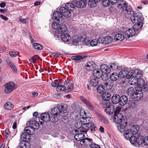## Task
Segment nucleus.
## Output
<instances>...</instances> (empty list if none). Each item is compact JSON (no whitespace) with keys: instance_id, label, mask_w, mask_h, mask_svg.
<instances>
[{"instance_id":"f257e3e1","label":"nucleus","mask_w":148,"mask_h":148,"mask_svg":"<svg viewBox=\"0 0 148 148\" xmlns=\"http://www.w3.org/2000/svg\"><path fill=\"white\" fill-rule=\"evenodd\" d=\"M51 121V118L49 114L47 112L42 113L40 115V118L36 117L34 121L27 122L24 130H29L33 129L34 130H38L40 124L42 125L44 121L47 122Z\"/></svg>"},{"instance_id":"f03ea898","label":"nucleus","mask_w":148,"mask_h":148,"mask_svg":"<svg viewBox=\"0 0 148 148\" xmlns=\"http://www.w3.org/2000/svg\"><path fill=\"white\" fill-rule=\"evenodd\" d=\"M67 106L65 104L61 103L58 104L57 107H54L51 110V121L52 122H57L60 116H65L68 114L67 109Z\"/></svg>"},{"instance_id":"7ed1b4c3","label":"nucleus","mask_w":148,"mask_h":148,"mask_svg":"<svg viewBox=\"0 0 148 148\" xmlns=\"http://www.w3.org/2000/svg\"><path fill=\"white\" fill-rule=\"evenodd\" d=\"M21 136L22 142L20 143V148H29L30 147L29 143L28 142L30 140V135L35 133V130H24Z\"/></svg>"},{"instance_id":"20e7f679","label":"nucleus","mask_w":148,"mask_h":148,"mask_svg":"<svg viewBox=\"0 0 148 148\" xmlns=\"http://www.w3.org/2000/svg\"><path fill=\"white\" fill-rule=\"evenodd\" d=\"M134 71L129 81V83L132 85L136 84L138 82V78L142 75V73L140 70L136 69Z\"/></svg>"},{"instance_id":"39448f33","label":"nucleus","mask_w":148,"mask_h":148,"mask_svg":"<svg viewBox=\"0 0 148 148\" xmlns=\"http://www.w3.org/2000/svg\"><path fill=\"white\" fill-rule=\"evenodd\" d=\"M4 86V92L5 93L9 94L12 92L17 88V85L13 82H10L6 84Z\"/></svg>"},{"instance_id":"423d86ee","label":"nucleus","mask_w":148,"mask_h":148,"mask_svg":"<svg viewBox=\"0 0 148 148\" xmlns=\"http://www.w3.org/2000/svg\"><path fill=\"white\" fill-rule=\"evenodd\" d=\"M134 70H131L129 71L124 69L119 72V74L121 78L130 79L131 77L132 74L134 72Z\"/></svg>"},{"instance_id":"0eeeda50","label":"nucleus","mask_w":148,"mask_h":148,"mask_svg":"<svg viewBox=\"0 0 148 148\" xmlns=\"http://www.w3.org/2000/svg\"><path fill=\"white\" fill-rule=\"evenodd\" d=\"M142 14L140 11L137 10L133 13V16L131 18L132 21L133 23H138L140 22Z\"/></svg>"},{"instance_id":"6e6552de","label":"nucleus","mask_w":148,"mask_h":148,"mask_svg":"<svg viewBox=\"0 0 148 148\" xmlns=\"http://www.w3.org/2000/svg\"><path fill=\"white\" fill-rule=\"evenodd\" d=\"M103 107H105V111L107 114H112L115 111V108L114 105L110 104L107 102H105V106Z\"/></svg>"},{"instance_id":"1a4fd4ad","label":"nucleus","mask_w":148,"mask_h":148,"mask_svg":"<svg viewBox=\"0 0 148 148\" xmlns=\"http://www.w3.org/2000/svg\"><path fill=\"white\" fill-rule=\"evenodd\" d=\"M80 121L84 126V127H83V128L84 130H87V125L91 123V118L87 116L82 117L80 118Z\"/></svg>"},{"instance_id":"9d476101","label":"nucleus","mask_w":148,"mask_h":148,"mask_svg":"<svg viewBox=\"0 0 148 148\" xmlns=\"http://www.w3.org/2000/svg\"><path fill=\"white\" fill-rule=\"evenodd\" d=\"M139 131H138V133H136L137 134L135 135H132L130 139V143L132 144H134L136 143H137L139 144H140L139 142L140 141V135L138 133Z\"/></svg>"},{"instance_id":"9b49d317","label":"nucleus","mask_w":148,"mask_h":148,"mask_svg":"<svg viewBox=\"0 0 148 148\" xmlns=\"http://www.w3.org/2000/svg\"><path fill=\"white\" fill-rule=\"evenodd\" d=\"M139 130H126L123 136L127 140H130V137L132 135L137 134L138 131Z\"/></svg>"},{"instance_id":"f8f14e48","label":"nucleus","mask_w":148,"mask_h":148,"mask_svg":"<svg viewBox=\"0 0 148 148\" xmlns=\"http://www.w3.org/2000/svg\"><path fill=\"white\" fill-rule=\"evenodd\" d=\"M59 12H54L53 14V19H55L58 21H59L60 20L61 22L63 23L65 21V19L63 18L62 15Z\"/></svg>"},{"instance_id":"ddd939ff","label":"nucleus","mask_w":148,"mask_h":148,"mask_svg":"<svg viewBox=\"0 0 148 148\" xmlns=\"http://www.w3.org/2000/svg\"><path fill=\"white\" fill-rule=\"evenodd\" d=\"M142 90L141 89H139L138 90L137 89L134 94V96H133V97H132V99L134 101H138L143 97V94L142 92Z\"/></svg>"},{"instance_id":"4468645a","label":"nucleus","mask_w":148,"mask_h":148,"mask_svg":"<svg viewBox=\"0 0 148 148\" xmlns=\"http://www.w3.org/2000/svg\"><path fill=\"white\" fill-rule=\"evenodd\" d=\"M126 117L123 116L121 114H115L113 119L114 122L117 123H119L125 119Z\"/></svg>"},{"instance_id":"2eb2a0df","label":"nucleus","mask_w":148,"mask_h":148,"mask_svg":"<svg viewBox=\"0 0 148 148\" xmlns=\"http://www.w3.org/2000/svg\"><path fill=\"white\" fill-rule=\"evenodd\" d=\"M60 13L65 17L68 18L71 15V13L70 11L65 7H61L60 9Z\"/></svg>"},{"instance_id":"dca6fc26","label":"nucleus","mask_w":148,"mask_h":148,"mask_svg":"<svg viewBox=\"0 0 148 148\" xmlns=\"http://www.w3.org/2000/svg\"><path fill=\"white\" fill-rule=\"evenodd\" d=\"M82 101L86 105L88 108L91 110H94V107L92 104L85 98L81 97H80Z\"/></svg>"},{"instance_id":"f3484780","label":"nucleus","mask_w":148,"mask_h":148,"mask_svg":"<svg viewBox=\"0 0 148 148\" xmlns=\"http://www.w3.org/2000/svg\"><path fill=\"white\" fill-rule=\"evenodd\" d=\"M110 94L109 92H104L102 95V98L103 100L105 101L103 102V105H105V102H107L109 103L108 101L110 98Z\"/></svg>"},{"instance_id":"a211bd4d","label":"nucleus","mask_w":148,"mask_h":148,"mask_svg":"<svg viewBox=\"0 0 148 148\" xmlns=\"http://www.w3.org/2000/svg\"><path fill=\"white\" fill-rule=\"evenodd\" d=\"M92 140L91 139L86 138L81 140L80 142V143L82 145L84 146H90Z\"/></svg>"},{"instance_id":"6ab92c4d","label":"nucleus","mask_w":148,"mask_h":148,"mask_svg":"<svg viewBox=\"0 0 148 148\" xmlns=\"http://www.w3.org/2000/svg\"><path fill=\"white\" fill-rule=\"evenodd\" d=\"M67 28L66 25L64 24L60 25L58 30L56 31V33H58L59 34H63L66 32L67 30Z\"/></svg>"},{"instance_id":"aec40b11","label":"nucleus","mask_w":148,"mask_h":148,"mask_svg":"<svg viewBox=\"0 0 148 148\" xmlns=\"http://www.w3.org/2000/svg\"><path fill=\"white\" fill-rule=\"evenodd\" d=\"M86 57L84 56L77 55L73 56L71 59L77 63H79L83 61Z\"/></svg>"},{"instance_id":"412c9836","label":"nucleus","mask_w":148,"mask_h":148,"mask_svg":"<svg viewBox=\"0 0 148 148\" xmlns=\"http://www.w3.org/2000/svg\"><path fill=\"white\" fill-rule=\"evenodd\" d=\"M93 75L94 77L97 78H99L102 75V71L101 69H95L93 72Z\"/></svg>"},{"instance_id":"4be33fe9","label":"nucleus","mask_w":148,"mask_h":148,"mask_svg":"<svg viewBox=\"0 0 148 148\" xmlns=\"http://www.w3.org/2000/svg\"><path fill=\"white\" fill-rule=\"evenodd\" d=\"M83 37L78 36H74L72 38V43L74 45H76L79 42L82 41Z\"/></svg>"},{"instance_id":"5701e85b","label":"nucleus","mask_w":148,"mask_h":148,"mask_svg":"<svg viewBox=\"0 0 148 148\" xmlns=\"http://www.w3.org/2000/svg\"><path fill=\"white\" fill-rule=\"evenodd\" d=\"M6 62L7 64L14 72H17V69L15 65L11 60L7 59L6 60Z\"/></svg>"},{"instance_id":"b1692460","label":"nucleus","mask_w":148,"mask_h":148,"mask_svg":"<svg viewBox=\"0 0 148 148\" xmlns=\"http://www.w3.org/2000/svg\"><path fill=\"white\" fill-rule=\"evenodd\" d=\"M87 3V2L85 0H81L79 1L75 2V6L78 8H80L85 7Z\"/></svg>"},{"instance_id":"393cba45","label":"nucleus","mask_w":148,"mask_h":148,"mask_svg":"<svg viewBox=\"0 0 148 148\" xmlns=\"http://www.w3.org/2000/svg\"><path fill=\"white\" fill-rule=\"evenodd\" d=\"M128 101L127 97L125 95H123L120 98L119 104L123 106L125 105Z\"/></svg>"},{"instance_id":"a878e982","label":"nucleus","mask_w":148,"mask_h":148,"mask_svg":"<svg viewBox=\"0 0 148 148\" xmlns=\"http://www.w3.org/2000/svg\"><path fill=\"white\" fill-rule=\"evenodd\" d=\"M83 127H84L83 124L81 122V121H80V122H78L75 123L74 125L73 124V125H72L71 126V128H74L73 130H76L75 129V127L78 129H80V130H84L83 128Z\"/></svg>"},{"instance_id":"bb28decb","label":"nucleus","mask_w":148,"mask_h":148,"mask_svg":"<svg viewBox=\"0 0 148 148\" xmlns=\"http://www.w3.org/2000/svg\"><path fill=\"white\" fill-rule=\"evenodd\" d=\"M100 68L101 69L102 72L107 74L109 73L111 71L110 69L105 64L101 65L100 66Z\"/></svg>"},{"instance_id":"cd10ccee","label":"nucleus","mask_w":148,"mask_h":148,"mask_svg":"<svg viewBox=\"0 0 148 148\" xmlns=\"http://www.w3.org/2000/svg\"><path fill=\"white\" fill-rule=\"evenodd\" d=\"M60 35L62 40L64 42H67L71 39L70 35L67 33L60 34Z\"/></svg>"},{"instance_id":"c85d7f7f","label":"nucleus","mask_w":148,"mask_h":148,"mask_svg":"<svg viewBox=\"0 0 148 148\" xmlns=\"http://www.w3.org/2000/svg\"><path fill=\"white\" fill-rule=\"evenodd\" d=\"M135 33L134 30L133 28H131L126 30L125 34L128 38L132 36Z\"/></svg>"},{"instance_id":"c756f323","label":"nucleus","mask_w":148,"mask_h":148,"mask_svg":"<svg viewBox=\"0 0 148 148\" xmlns=\"http://www.w3.org/2000/svg\"><path fill=\"white\" fill-rule=\"evenodd\" d=\"M120 98L119 95L117 94L113 95L111 98L112 103L114 104L119 103Z\"/></svg>"},{"instance_id":"7c9ffc66","label":"nucleus","mask_w":148,"mask_h":148,"mask_svg":"<svg viewBox=\"0 0 148 148\" xmlns=\"http://www.w3.org/2000/svg\"><path fill=\"white\" fill-rule=\"evenodd\" d=\"M137 89H135L132 87H130L128 88L127 91V94L129 96L133 97L134 94Z\"/></svg>"},{"instance_id":"2f4dec72","label":"nucleus","mask_w":148,"mask_h":148,"mask_svg":"<svg viewBox=\"0 0 148 148\" xmlns=\"http://www.w3.org/2000/svg\"><path fill=\"white\" fill-rule=\"evenodd\" d=\"M84 135L82 133L76 134L74 136V138L77 141H81L84 138Z\"/></svg>"},{"instance_id":"473e14b6","label":"nucleus","mask_w":148,"mask_h":148,"mask_svg":"<svg viewBox=\"0 0 148 148\" xmlns=\"http://www.w3.org/2000/svg\"><path fill=\"white\" fill-rule=\"evenodd\" d=\"M95 65L94 62L92 61L88 62L86 65V69L88 70H92L93 69Z\"/></svg>"},{"instance_id":"72a5a7b5","label":"nucleus","mask_w":148,"mask_h":148,"mask_svg":"<svg viewBox=\"0 0 148 148\" xmlns=\"http://www.w3.org/2000/svg\"><path fill=\"white\" fill-rule=\"evenodd\" d=\"M140 144L143 143L144 145H148V136H145L144 138L140 135V141L139 142Z\"/></svg>"},{"instance_id":"f704fd0d","label":"nucleus","mask_w":148,"mask_h":148,"mask_svg":"<svg viewBox=\"0 0 148 148\" xmlns=\"http://www.w3.org/2000/svg\"><path fill=\"white\" fill-rule=\"evenodd\" d=\"M123 12H126L129 14H131L133 12L132 8L130 6H127V4L122 10Z\"/></svg>"},{"instance_id":"c9c22d12","label":"nucleus","mask_w":148,"mask_h":148,"mask_svg":"<svg viewBox=\"0 0 148 148\" xmlns=\"http://www.w3.org/2000/svg\"><path fill=\"white\" fill-rule=\"evenodd\" d=\"M101 0H89L88 2V5L91 8L95 7L97 3L99 2Z\"/></svg>"},{"instance_id":"e433bc0d","label":"nucleus","mask_w":148,"mask_h":148,"mask_svg":"<svg viewBox=\"0 0 148 148\" xmlns=\"http://www.w3.org/2000/svg\"><path fill=\"white\" fill-rule=\"evenodd\" d=\"M98 117L99 120L102 122L105 123H108L109 121L107 119L101 114H98Z\"/></svg>"},{"instance_id":"4c0bfd02","label":"nucleus","mask_w":148,"mask_h":148,"mask_svg":"<svg viewBox=\"0 0 148 148\" xmlns=\"http://www.w3.org/2000/svg\"><path fill=\"white\" fill-rule=\"evenodd\" d=\"M139 89H141L142 90V88L143 86H144L145 82L144 80L140 78H138V82L137 83Z\"/></svg>"},{"instance_id":"58836bf2","label":"nucleus","mask_w":148,"mask_h":148,"mask_svg":"<svg viewBox=\"0 0 148 148\" xmlns=\"http://www.w3.org/2000/svg\"><path fill=\"white\" fill-rule=\"evenodd\" d=\"M117 6L119 8L123 9L127 4L123 0H119L117 2Z\"/></svg>"},{"instance_id":"ea45409f","label":"nucleus","mask_w":148,"mask_h":148,"mask_svg":"<svg viewBox=\"0 0 148 148\" xmlns=\"http://www.w3.org/2000/svg\"><path fill=\"white\" fill-rule=\"evenodd\" d=\"M119 73H113L110 76V79L113 81H116L117 80L119 77Z\"/></svg>"},{"instance_id":"a19ab883","label":"nucleus","mask_w":148,"mask_h":148,"mask_svg":"<svg viewBox=\"0 0 148 148\" xmlns=\"http://www.w3.org/2000/svg\"><path fill=\"white\" fill-rule=\"evenodd\" d=\"M13 107L12 104L10 102H7L4 105V108L6 110H11Z\"/></svg>"},{"instance_id":"79ce46f5","label":"nucleus","mask_w":148,"mask_h":148,"mask_svg":"<svg viewBox=\"0 0 148 148\" xmlns=\"http://www.w3.org/2000/svg\"><path fill=\"white\" fill-rule=\"evenodd\" d=\"M118 124V125L117 126L118 127H119L121 129L125 128L127 125V122L125 121V119H124L123 121H121L120 123Z\"/></svg>"},{"instance_id":"37998d69","label":"nucleus","mask_w":148,"mask_h":148,"mask_svg":"<svg viewBox=\"0 0 148 148\" xmlns=\"http://www.w3.org/2000/svg\"><path fill=\"white\" fill-rule=\"evenodd\" d=\"M124 38V36L121 34H116L114 36V39L116 40L121 41Z\"/></svg>"},{"instance_id":"c03bdc74","label":"nucleus","mask_w":148,"mask_h":148,"mask_svg":"<svg viewBox=\"0 0 148 148\" xmlns=\"http://www.w3.org/2000/svg\"><path fill=\"white\" fill-rule=\"evenodd\" d=\"M138 22L139 23L133 26V28H132L135 31L139 30L142 26V23L140 22Z\"/></svg>"},{"instance_id":"a18cd8bd","label":"nucleus","mask_w":148,"mask_h":148,"mask_svg":"<svg viewBox=\"0 0 148 148\" xmlns=\"http://www.w3.org/2000/svg\"><path fill=\"white\" fill-rule=\"evenodd\" d=\"M90 84L93 87L96 86L98 84V80L96 78L91 79L89 82Z\"/></svg>"},{"instance_id":"49530a36","label":"nucleus","mask_w":148,"mask_h":148,"mask_svg":"<svg viewBox=\"0 0 148 148\" xmlns=\"http://www.w3.org/2000/svg\"><path fill=\"white\" fill-rule=\"evenodd\" d=\"M113 86L112 84L109 83V82H106L104 83V87L105 89L106 90H109L111 89Z\"/></svg>"},{"instance_id":"de8ad7c7","label":"nucleus","mask_w":148,"mask_h":148,"mask_svg":"<svg viewBox=\"0 0 148 148\" xmlns=\"http://www.w3.org/2000/svg\"><path fill=\"white\" fill-rule=\"evenodd\" d=\"M105 90L104 86L102 85H99L97 88V92L100 93H102Z\"/></svg>"},{"instance_id":"09e8293b","label":"nucleus","mask_w":148,"mask_h":148,"mask_svg":"<svg viewBox=\"0 0 148 148\" xmlns=\"http://www.w3.org/2000/svg\"><path fill=\"white\" fill-rule=\"evenodd\" d=\"M105 45H107L111 43L112 40V39L110 36L105 37Z\"/></svg>"},{"instance_id":"8fccbe9b","label":"nucleus","mask_w":148,"mask_h":148,"mask_svg":"<svg viewBox=\"0 0 148 148\" xmlns=\"http://www.w3.org/2000/svg\"><path fill=\"white\" fill-rule=\"evenodd\" d=\"M66 8L69 10H72L74 8V5L71 3H67L65 5Z\"/></svg>"},{"instance_id":"3c124183","label":"nucleus","mask_w":148,"mask_h":148,"mask_svg":"<svg viewBox=\"0 0 148 148\" xmlns=\"http://www.w3.org/2000/svg\"><path fill=\"white\" fill-rule=\"evenodd\" d=\"M91 39H90L89 37H86L85 38H83V40H82V41H83V43L86 45H90V41Z\"/></svg>"},{"instance_id":"603ef678","label":"nucleus","mask_w":148,"mask_h":148,"mask_svg":"<svg viewBox=\"0 0 148 148\" xmlns=\"http://www.w3.org/2000/svg\"><path fill=\"white\" fill-rule=\"evenodd\" d=\"M33 46L34 48L36 49H37L38 50H41L43 49V47L39 43H34Z\"/></svg>"},{"instance_id":"864d4df0","label":"nucleus","mask_w":148,"mask_h":148,"mask_svg":"<svg viewBox=\"0 0 148 148\" xmlns=\"http://www.w3.org/2000/svg\"><path fill=\"white\" fill-rule=\"evenodd\" d=\"M19 53L17 51H11L9 52V55L11 57H14L18 55Z\"/></svg>"},{"instance_id":"5fc2aeb1","label":"nucleus","mask_w":148,"mask_h":148,"mask_svg":"<svg viewBox=\"0 0 148 148\" xmlns=\"http://www.w3.org/2000/svg\"><path fill=\"white\" fill-rule=\"evenodd\" d=\"M66 87L63 85H58L56 88V90L60 92L64 90L65 91Z\"/></svg>"},{"instance_id":"6e6d98bb","label":"nucleus","mask_w":148,"mask_h":148,"mask_svg":"<svg viewBox=\"0 0 148 148\" xmlns=\"http://www.w3.org/2000/svg\"><path fill=\"white\" fill-rule=\"evenodd\" d=\"M110 66V68L113 70H115L116 69H118L119 70V68H120V67H119L117 64L115 63L111 64Z\"/></svg>"},{"instance_id":"4d7b16f0","label":"nucleus","mask_w":148,"mask_h":148,"mask_svg":"<svg viewBox=\"0 0 148 148\" xmlns=\"http://www.w3.org/2000/svg\"><path fill=\"white\" fill-rule=\"evenodd\" d=\"M74 84H69L67 86V88H65V91L68 92L72 90L73 89Z\"/></svg>"},{"instance_id":"13d9d810","label":"nucleus","mask_w":148,"mask_h":148,"mask_svg":"<svg viewBox=\"0 0 148 148\" xmlns=\"http://www.w3.org/2000/svg\"><path fill=\"white\" fill-rule=\"evenodd\" d=\"M98 43L97 40L95 39H91L90 45L91 46H95L97 45Z\"/></svg>"},{"instance_id":"bf43d9fd","label":"nucleus","mask_w":148,"mask_h":148,"mask_svg":"<svg viewBox=\"0 0 148 148\" xmlns=\"http://www.w3.org/2000/svg\"><path fill=\"white\" fill-rule=\"evenodd\" d=\"M39 57L37 55L33 56L31 58L29 59L30 62H33L34 63H36L37 59H38Z\"/></svg>"},{"instance_id":"052dcab7","label":"nucleus","mask_w":148,"mask_h":148,"mask_svg":"<svg viewBox=\"0 0 148 148\" xmlns=\"http://www.w3.org/2000/svg\"><path fill=\"white\" fill-rule=\"evenodd\" d=\"M60 25L58 22H54L52 24V28L58 30V28L59 27Z\"/></svg>"},{"instance_id":"680f3d73","label":"nucleus","mask_w":148,"mask_h":148,"mask_svg":"<svg viewBox=\"0 0 148 148\" xmlns=\"http://www.w3.org/2000/svg\"><path fill=\"white\" fill-rule=\"evenodd\" d=\"M79 114L80 115V117L87 116L86 113L84 109L80 110L79 111Z\"/></svg>"},{"instance_id":"e2e57ef3","label":"nucleus","mask_w":148,"mask_h":148,"mask_svg":"<svg viewBox=\"0 0 148 148\" xmlns=\"http://www.w3.org/2000/svg\"><path fill=\"white\" fill-rule=\"evenodd\" d=\"M78 102V101L74 102L71 105V107L74 110H77V108H79Z\"/></svg>"},{"instance_id":"0e129e2a","label":"nucleus","mask_w":148,"mask_h":148,"mask_svg":"<svg viewBox=\"0 0 148 148\" xmlns=\"http://www.w3.org/2000/svg\"><path fill=\"white\" fill-rule=\"evenodd\" d=\"M102 5L103 6L107 7L110 4L109 0H102Z\"/></svg>"},{"instance_id":"69168bd1","label":"nucleus","mask_w":148,"mask_h":148,"mask_svg":"<svg viewBox=\"0 0 148 148\" xmlns=\"http://www.w3.org/2000/svg\"><path fill=\"white\" fill-rule=\"evenodd\" d=\"M105 37H100L97 40L98 42L99 43L103 44L105 45Z\"/></svg>"},{"instance_id":"338daca9","label":"nucleus","mask_w":148,"mask_h":148,"mask_svg":"<svg viewBox=\"0 0 148 148\" xmlns=\"http://www.w3.org/2000/svg\"><path fill=\"white\" fill-rule=\"evenodd\" d=\"M95 127L93 124L90 123L87 125V130H88V129H90V130H93L95 129Z\"/></svg>"},{"instance_id":"774afa93","label":"nucleus","mask_w":148,"mask_h":148,"mask_svg":"<svg viewBox=\"0 0 148 148\" xmlns=\"http://www.w3.org/2000/svg\"><path fill=\"white\" fill-rule=\"evenodd\" d=\"M66 116H63L64 117V118H62V122L64 123H68V118Z\"/></svg>"}]
</instances>
